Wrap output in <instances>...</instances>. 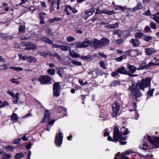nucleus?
<instances>
[{
    "instance_id": "nucleus-1",
    "label": "nucleus",
    "mask_w": 159,
    "mask_h": 159,
    "mask_svg": "<svg viewBox=\"0 0 159 159\" xmlns=\"http://www.w3.org/2000/svg\"><path fill=\"white\" fill-rule=\"evenodd\" d=\"M152 80L150 77H146L145 79H142L140 82H138L135 85V82L133 83L132 85L130 86V90L132 92L133 95L136 100L137 98L142 95L139 91V90L144 91L145 88L151 86Z\"/></svg>"
},
{
    "instance_id": "nucleus-2",
    "label": "nucleus",
    "mask_w": 159,
    "mask_h": 159,
    "mask_svg": "<svg viewBox=\"0 0 159 159\" xmlns=\"http://www.w3.org/2000/svg\"><path fill=\"white\" fill-rule=\"evenodd\" d=\"M113 139L109 135V133L107 132H105L104 135V136L108 135L107 140L109 141H112L116 142L118 141L120 142V144L125 145L126 144V142H122L121 140H124L126 138V137H121V133L119 132V129L117 126L115 127L113 132Z\"/></svg>"
},
{
    "instance_id": "nucleus-3",
    "label": "nucleus",
    "mask_w": 159,
    "mask_h": 159,
    "mask_svg": "<svg viewBox=\"0 0 159 159\" xmlns=\"http://www.w3.org/2000/svg\"><path fill=\"white\" fill-rule=\"evenodd\" d=\"M95 49L101 48L107 46L110 43V40L106 38H102L100 40L94 39Z\"/></svg>"
},
{
    "instance_id": "nucleus-4",
    "label": "nucleus",
    "mask_w": 159,
    "mask_h": 159,
    "mask_svg": "<svg viewBox=\"0 0 159 159\" xmlns=\"http://www.w3.org/2000/svg\"><path fill=\"white\" fill-rule=\"evenodd\" d=\"M148 137V141L153 144L154 148H159V137L154 136L152 138L149 136Z\"/></svg>"
},
{
    "instance_id": "nucleus-5",
    "label": "nucleus",
    "mask_w": 159,
    "mask_h": 159,
    "mask_svg": "<svg viewBox=\"0 0 159 159\" xmlns=\"http://www.w3.org/2000/svg\"><path fill=\"white\" fill-rule=\"evenodd\" d=\"M61 87L59 82H56L53 85V96L54 97H58L60 94Z\"/></svg>"
},
{
    "instance_id": "nucleus-6",
    "label": "nucleus",
    "mask_w": 159,
    "mask_h": 159,
    "mask_svg": "<svg viewBox=\"0 0 159 159\" xmlns=\"http://www.w3.org/2000/svg\"><path fill=\"white\" fill-rule=\"evenodd\" d=\"M63 138V134L59 131L58 134L55 137V143L56 146L58 147H60L62 142Z\"/></svg>"
},
{
    "instance_id": "nucleus-7",
    "label": "nucleus",
    "mask_w": 159,
    "mask_h": 159,
    "mask_svg": "<svg viewBox=\"0 0 159 159\" xmlns=\"http://www.w3.org/2000/svg\"><path fill=\"white\" fill-rule=\"evenodd\" d=\"M120 152H118L115 155L114 159H128V156L129 155V151L126 150L125 152L120 154Z\"/></svg>"
},
{
    "instance_id": "nucleus-8",
    "label": "nucleus",
    "mask_w": 159,
    "mask_h": 159,
    "mask_svg": "<svg viewBox=\"0 0 159 159\" xmlns=\"http://www.w3.org/2000/svg\"><path fill=\"white\" fill-rule=\"evenodd\" d=\"M39 80L41 84H47L50 83L51 80V78L48 76L43 75L41 76Z\"/></svg>"
},
{
    "instance_id": "nucleus-9",
    "label": "nucleus",
    "mask_w": 159,
    "mask_h": 159,
    "mask_svg": "<svg viewBox=\"0 0 159 159\" xmlns=\"http://www.w3.org/2000/svg\"><path fill=\"white\" fill-rule=\"evenodd\" d=\"M7 93L13 98V99L12 100V102L13 103L15 104H18L19 101V93L17 92L15 94L13 92L10 90L7 91Z\"/></svg>"
},
{
    "instance_id": "nucleus-10",
    "label": "nucleus",
    "mask_w": 159,
    "mask_h": 159,
    "mask_svg": "<svg viewBox=\"0 0 159 159\" xmlns=\"http://www.w3.org/2000/svg\"><path fill=\"white\" fill-rule=\"evenodd\" d=\"M120 108V106L116 102H114L112 105V112L111 115L113 117L116 116Z\"/></svg>"
},
{
    "instance_id": "nucleus-11",
    "label": "nucleus",
    "mask_w": 159,
    "mask_h": 159,
    "mask_svg": "<svg viewBox=\"0 0 159 159\" xmlns=\"http://www.w3.org/2000/svg\"><path fill=\"white\" fill-rule=\"evenodd\" d=\"M115 13V12L113 10L108 11L106 9L100 11L98 8L96 9V11L95 12L96 14H105L109 15H114Z\"/></svg>"
},
{
    "instance_id": "nucleus-12",
    "label": "nucleus",
    "mask_w": 159,
    "mask_h": 159,
    "mask_svg": "<svg viewBox=\"0 0 159 159\" xmlns=\"http://www.w3.org/2000/svg\"><path fill=\"white\" fill-rule=\"evenodd\" d=\"M83 47L85 48L89 46L93 47L94 48L95 45L94 42V39L93 40H90L88 39H85L84 41L82 42Z\"/></svg>"
},
{
    "instance_id": "nucleus-13",
    "label": "nucleus",
    "mask_w": 159,
    "mask_h": 159,
    "mask_svg": "<svg viewBox=\"0 0 159 159\" xmlns=\"http://www.w3.org/2000/svg\"><path fill=\"white\" fill-rule=\"evenodd\" d=\"M95 11V8H92L90 10H88L85 11V13L86 16L84 17V18L85 20L87 19L89 16L93 14Z\"/></svg>"
},
{
    "instance_id": "nucleus-14",
    "label": "nucleus",
    "mask_w": 159,
    "mask_h": 159,
    "mask_svg": "<svg viewBox=\"0 0 159 159\" xmlns=\"http://www.w3.org/2000/svg\"><path fill=\"white\" fill-rule=\"evenodd\" d=\"M50 113L48 110H46L44 113L43 119L41 122L43 123L44 122L45 120L47 121H48L50 120Z\"/></svg>"
},
{
    "instance_id": "nucleus-15",
    "label": "nucleus",
    "mask_w": 159,
    "mask_h": 159,
    "mask_svg": "<svg viewBox=\"0 0 159 159\" xmlns=\"http://www.w3.org/2000/svg\"><path fill=\"white\" fill-rule=\"evenodd\" d=\"M145 52L147 56H151L152 53L156 52V51L152 48H145Z\"/></svg>"
},
{
    "instance_id": "nucleus-16",
    "label": "nucleus",
    "mask_w": 159,
    "mask_h": 159,
    "mask_svg": "<svg viewBox=\"0 0 159 159\" xmlns=\"http://www.w3.org/2000/svg\"><path fill=\"white\" fill-rule=\"evenodd\" d=\"M37 46L36 45L32 43H28L26 47L25 48V50L28 49H32L36 50L37 48Z\"/></svg>"
},
{
    "instance_id": "nucleus-17",
    "label": "nucleus",
    "mask_w": 159,
    "mask_h": 159,
    "mask_svg": "<svg viewBox=\"0 0 159 159\" xmlns=\"http://www.w3.org/2000/svg\"><path fill=\"white\" fill-rule=\"evenodd\" d=\"M155 90L154 89L151 88V86L148 88V90L147 92L146 93L147 94V98L148 99L151 97L153 96V93Z\"/></svg>"
},
{
    "instance_id": "nucleus-18",
    "label": "nucleus",
    "mask_w": 159,
    "mask_h": 159,
    "mask_svg": "<svg viewBox=\"0 0 159 159\" xmlns=\"http://www.w3.org/2000/svg\"><path fill=\"white\" fill-rule=\"evenodd\" d=\"M117 70L119 73L123 74L129 75V72L125 69V68L124 66L118 68Z\"/></svg>"
},
{
    "instance_id": "nucleus-19",
    "label": "nucleus",
    "mask_w": 159,
    "mask_h": 159,
    "mask_svg": "<svg viewBox=\"0 0 159 159\" xmlns=\"http://www.w3.org/2000/svg\"><path fill=\"white\" fill-rule=\"evenodd\" d=\"M130 42H131L132 45L134 47H137L140 44V42L139 40L137 39H131L130 40Z\"/></svg>"
},
{
    "instance_id": "nucleus-20",
    "label": "nucleus",
    "mask_w": 159,
    "mask_h": 159,
    "mask_svg": "<svg viewBox=\"0 0 159 159\" xmlns=\"http://www.w3.org/2000/svg\"><path fill=\"white\" fill-rule=\"evenodd\" d=\"M41 40L42 41L45 42L49 44H52L53 43V41L50 40L48 38L45 37H42L41 38Z\"/></svg>"
},
{
    "instance_id": "nucleus-21",
    "label": "nucleus",
    "mask_w": 159,
    "mask_h": 159,
    "mask_svg": "<svg viewBox=\"0 0 159 159\" xmlns=\"http://www.w3.org/2000/svg\"><path fill=\"white\" fill-rule=\"evenodd\" d=\"M70 54V56L74 58H79L80 57V55L77 54L73 50L71 51L70 50H69Z\"/></svg>"
},
{
    "instance_id": "nucleus-22",
    "label": "nucleus",
    "mask_w": 159,
    "mask_h": 159,
    "mask_svg": "<svg viewBox=\"0 0 159 159\" xmlns=\"http://www.w3.org/2000/svg\"><path fill=\"white\" fill-rule=\"evenodd\" d=\"M144 69H148L147 65L145 62L142 63L141 65L138 68V70H141Z\"/></svg>"
},
{
    "instance_id": "nucleus-23",
    "label": "nucleus",
    "mask_w": 159,
    "mask_h": 159,
    "mask_svg": "<svg viewBox=\"0 0 159 159\" xmlns=\"http://www.w3.org/2000/svg\"><path fill=\"white\" fill-rule=\"evenodd\" d=\"M61 50L63 51H69L71 49V47L68 46L60 45L59 48Z\"/></svg>"
},
{
    "instance_id": "nucleus-24",
    "label": "nucleus",
    "mask_w": 159,
    "mask_h": 159,
    "mask_svg": "<svg viewBox=\"0 0 159 159\" xmlns=\"http://www.w3.org/2000/svg\"><path fill=\"white\" fill-rule=\"evenodd\" d=\"M55 122V120H52L49 122L46 127V129L47 131H50L51 127L52 126Z\"/></svg>"
},
{
    "instance_id": "nucleus-25",
    "label": "nucleus",
    "mask_w": 159,
    "mask_h": 159,
    "mask_svg": "<svg viewBox=\"0 0 159 159\" xmlns=\"http://www.w3.org/2000/svg\"><path fill=\"white\" fill-rule=\"evenodd\" d=\"M119 26V23H116L114 24H111L106 26L105 27L108 28V29H115L118 27Z\"/></svg>"
},
{
    "instance_id": "nucleus-26",
    "label": "nucleus",
    "mask_w": 159,
    "mask_h": 159,
    "mask_svg": "<svg viewBox=\"0 0 159 159\" xmlns=\"http://www.w3.org/2000/svg\"><path fill=\"white\" fill-rule=\"evenodd\" d=\"M73 8H72L70 6L66 5L65 8V11L66 12V14L69 15H70V13L69 12V11L72 12Z\"/></svg>"
},
{
    "instance_id": "nucleus-27",
    "label": "nucleus",
    "mask_w": 159,
    "mask_h": 159,
    "mask_svg": "<svg viewBox=\"0 0 159 159\" xmlns=\"http://www.w3.org/2000/svg\"><path fill=\"white\" fill-rule=\"evenodd\" d=\"M138 50H130V56L134 57L138 54Z\"/></svg>"
},
{
    "instance_id": "nucleus-28",
    "label": "nucleus",
    "mask_w": 159,
    "mask_h": 159,
    "mask_svg": "<svg viewBox=\"0 0 159 159\" xmlns=\"http://www.w3.org/2000/svg\"><path fill=\"white\" fill-rule=\"evenodd\" d=\"M56 70L57 71V74L59 76L62 77L64 73V70L62 68L60 67L57 68H56Z\"/></svg>"
},
{
    "instance_id": "nucleus-29",
    "label": "nucleus",
    "mask_w": 159,
    "mask_h": 159,
    "mask_svg": "<svg viewBox=\"0 0 159 159\" xmlns=\"http://www.w3.org/2000/svg\"><path fill=\"white\" fill-rule=\"evenodd\" d=\"M27 59V61L29 63L35 62L37 61V60L32 56L28 57Z\"/></svg>"
},
{
    "instance_id": "nucleus-30",
    "label": "nucleus",
    "mask_w": 159,
    "mask_h": 159,
    "mask_svg": "<svg viewBox=\"0 0 159 159\" xmlns=\"http://www.w3.org/2000/svg\"><path fill=\"white\" fill-rule=\"evenodd\" d=\"M116 52L118 54L122 55H124L125 54L126 55H129V50H128L127 51H125V53H124V52L121 50L118 49L116 50Z\"/></svg>"
},
{
    "instance_id": "nucleus-31",
    "label": "nucleus",
    "mask_w": 159,
    "mask_h": 159,
    "mask_svg": "<svg viewBox=\"0 0 159 159\" xmlns=\"http://www.w3.org/2000/svg\"><path fill=\"white\" fill-rule=\"evenodd\" d=\"M119 132L120 133H121V137H125L126 138L124 140H121V141H122V142H124L123 141L124 140H126V139L127 138V137H126L125 135H127L128 133V129H126L125 131H124V132L123 133H122V132H120L119 131ZM124 142H125V141H124ZM126 143H127V142H125Z\"/></svg>"
},
{
    "instance_id": "nucleus-32",
    "label": "nucleus",
    "mask_w": 159,
    "mask_h": 159,
    "mask_svg": "<svg viewBox=\"0 0 159 159\" xmlns=\"http://www.w3.org/2000/svg\"><path fill=\"white\" fill-rule=\"evenodd\" d=\"M18 118L17 115L14 113H13L11 116V120H15L17 121Z\"/></svg>"
},
{
    "instance_id": "nucleus-33",
    "label": "nucleus",
    "mask_w": 159,
    "mask_h": 159,
    "mask_svg": "<svg viewBox=\"0 0 159 159\" xmlns=\"http://www.w3.org/2000/svg\"><path fill=\"white\" fill-rule=\"evenodd\" d=\"M113 32L114 34L116 35L119 37H121L122 36V32L120 30H114Z\"/></svg>"
},
{
    "instance_id": "nucleus-34",
    "label": "nucleus",
    "mask_w": 159,
    "mask_h": 159,
    "mask_svg": "<svg viewBox=\"0 0 159 159\" xmlns=\"http://www.w3.org/2000/svg\"><path fill=\"white\" fill-rule=\"evenodd\" d=\"M126 7H123L120 5H116L115 9L116 10L124 11L126 8Z\"/></svg>"
},
{
    "instance_id": "nucleus-35",
    "label": "nucleus",
    "mask_w": 159,
    "mask_h": 159,
    "mask_svg": "<svg viewBox=\"0 0 159 159\" xmlns=\"http://www.w3.org/2000/svg\"><path fill=\"white\" fill-rule=\"evenodd\" d=\"M24 157V155L23 153L20 152L17 153L15 157V158L16 159H20V158H22Z\"/></svg>"
},
{
    "instance_id": "nucleus-36",
    "label": "nucleus",
    "mask_w": 159,
    "mask_h": 159,
    "mask_svg": "<svg viewBox=\"0 0 159 159\" xmlns=\"http://www.w3.org/2000/svg\"><path fill=\"white\" fill-rule=\"evenodd\" d=\"M142 4L141 3H139L137 5L133 8L134 11L140 9L142 8Z\"/></svg>"
},
{
    "instance_id": "nucleus-37",
    "label": "nucleus",
    "mask_w": 159,
    "mask_h": 159,
    "mask_svg": "<svg viewBox=\"0 0 159 159\" xmlns=\"http://www.w3.org/2000/svg\"><path fill=\"white\" fill-rule=\"evenodd\" d=\"M136 68L133 66L130 65V73L133 74L136 70Z\"/></svg>"
},
{
    "instance_id": "nucleus-38",
    "label": "nucleus",
    "mask_w": 159,
    "mask_h": 159,
    "mask_svg": "<svg viewBox=\"0 0 159 159\" xmlns=\"http://www.w3.org/2000/svg\"><path fill=\"white\" fill-rule=\"evenodd\" d=\"M9 103L6 101H4L3 102L0 100V109L4 107L6 105H8Z\"/></svg>"
},
{
    "instance_id": "nucleus-39",
    "label": "nucleus",
    "mask_w": 159,
    "mask_h": 159,
    "mask_svg": "<svg viewBox=\"0 0 159 159\" xmlns=\"http://www.w3.org/2000/svg\"><path fill=\"white\" fill-rule=\"evenodd\" d=\"M71 63L74 66H80L81 65V62L80 61H77L75 60H72Z\"/></svg>"
},
{
    "instance_id": "nucleus-40",
    "label": "nucleus",
    "mask_w": 159,
    "mask_h": 159,
    "mask_svg": "<svg viewBox=\"0 0 159 159\" xmlns=\"http://www.w3.org/2000/svg\"><path fill=\"white\" fill-rule=\"evenodd\" d=\"M62 20V19H61L58 17H56L50 19L49 20V21L50 23H52L55 21L59 20Z\"/></svg>"
},
{
    "instance_id": "nucleus-41",
    "label": "nucleus",
    "mask_w": 159,
    "mask_h": 159,
    "mask_svg": "<svg viewBox=\"0 0 159 159\" xmlns=\"http://www.w3.org/2000/svg\"><path fill=\"white\" fill-rule=\"evenodd\" d=\"M120 81L117 80L114 81L111 84V86H112L115 87L119 85L120 84Z\"/></svg>"
},
{
    "instance_id": "nucleus-42",
    "label": "nucleus",
    "mask_w": 159,
    "mask_h": 159,
    "mask_svg": "<svg viewBox=\"0 0 159 159\" xmlns=\"http://www.w3.org/2000/svg\"><path fill=\"white\" fill-rule=\"evenodd\" d=\"M48 72L50 75H53L55 74V70L54 69H48L47 70Z\"/></svg>"
},
{
    "instance_id": "nucleus-43",
    "label": "nucleus",
    "mask_w": 159,
    "mask_h": 159,
    "mask_svg": "<svg viewBox=\"0 0 159 159\" xmlns=\"http://www.w3.org/2000/svg\"><path fill=\"white\" fill-rule=\"evenodd\" d=\"M159 62H158L157 63H155L152 62H149L148 64L147 65V66L148 69L150 67V66H159Z\"/></svg>"
},
{
    "instance_id": "nucleus-44",
    "label": "nucleus",
    "mask_w": 159,
    "mask_h": 159,
    "mask_svg": "<svg viewBox=\"0 0 159 159\" xmlns=\"http://www.w3.org/2000/svg\"><path fill=\"white\" fill-rule=\"evenodd\" d=\"M8 151H12L13 149L15 148L14 146H8L5 148Z\"/></svg>"
},
{
    "instance_id": "nucleus-45",
    "label": "nucleus",
    "mask_w": 159,
    "mask_h": 159,
    "mask_svg": "<svg viewBox=\"0 0 159 159\" xmlns=\"http://www.w3.org/2000/svg\"><path fill=\"white\" fill-rule=\"evenodd\" d=\"M51 56H54L56 57L58 61H61L62 60V58L60 57L57 53H55L54 54L51 55Z\"/></svg>"
},
{
    "instance_id": "nucleus-46",
    "label": "nucleus",
    "mask_w": 159,
    "mask_h": 159,
    "mask_svg": "<svg viewBox=\"0 0 159 159\" xmlns=\"http://www.w3.org/2000/svg\"><path fill=\"white\" fill-rule=\"evenodd\" d=\"M143 34L141 32H137L135 34V36L136 38H141L143 35Z\"/></svg>"
},
{
    "instance_id": "nucleus-47",
    "label": "nucleus",
    "mask_w": 159,
    "mask_h": 159,
    "mask_svg": "<svg viewBox=\"0 0 159 159\" xmlns=\"http://www.w3.org/2000/svg\"><path fill=\"white\" fill-rule=\"evenodd\" d=\"M100 66L103 69H106L107 67L105 66V64L104 62L103 61H100L99 63Z\"/></svg>"
},
{
    "instance_id": "nucleus-48",
    "label": "nucleus",
    "mask_w": 159,
    "mask_h": 159,
    "mask_svg": "<svg viewBox=\"0 0 159 159\" xmlns=\"http://www.w3.org/2000/svg\"><path fill=\"white\" fill-rule=\"evenodd\" d=\"M100 117L103 118V119H102L103 120H106L107 119V117L106 115V113L105 112L104 114H103L102 111H101L100 113Z\"/></svg>"
},
{
    "instance_id": "nucleus-49",
    "label": "nucleus",
    "mask_w": 159,
    "mask_h": 159,
    "mask_svg": "<svg viewBox=\"0 0 159 159\" xmlns=\"http://www.w3.org/2000/svg\"><path fill=\"white\" fill-rule=\"evenodd\" d=\"M66 39L68 42H73L75 40V39L74 37L70 36L66 37Z\"/></svg>"
},
{
    "instance_id": "nucleus-50",
    "label": "nucleus",
    "mask_w": 159,
    "mask_h": 159,
    "mask_svg": "<svg viewBox=\"0 0 159 159\" xmlns=\"http://www.w3.org/2000/svg\"><path fill=\"white\" fill-rule=\"evenodd\" d=\"M133 108L132 109H130V111H135L137 107V103L134 102H133L132 104Z\"/></svg>"
},
{
    "instance_id": "nucleus-51",
    "label": "nucleus",
    "mask_w": 159,
    "mask_h": 159,
    "mask_svg": "<svg viewBox=\"0 0 159 159\" xmlns=\"http://www.w3.org/2000/svg\"><path fill=\"white\" fill-rule=\"evenodd\" d=\"M10 154H4V155L2 157V159H7L11 157Z\"/></svg>"
},
{
    "instance_id": "nucleus-52",
    "label": "nucleus",
    "mask_w": 159,
    "mask_h": 159,
    "mask_svg": "<svg viewBox=\"0 0 159 159\" xmlns=\"http://www.w3.org/2000/svg\"><path fill=\"white\" fill-rule=\"evenodd\" d=\"M75 44H76V46L77 48H83L82 43L76 42L75 43H72V44L74 45Z\"/></svg>"
},
{
    "instance_id": "nucleus-53",
    "label": "nucleus",
    "mask_w": 159,
    "mask_h": 159,
    "mask_svg": "<svg viewBox=\"0 0 159 159\" xmlns=\"http://www.w3.org/2000/svg\"><path fill=\"white\" fill-rule=\"evenodd\" d=\"M17 79H15L13 78L12 79H11L10 81L12 83H16L17 84H20V82L17 80Z\"/></svg>"
},
{
    "instance_id": "nucleus-54",
    "label": "nucleus",
    "mask_w": 159,
    "mask_h": 159,
    "mask_svg": "<svg viewBox=\"0 0 159 159\" xmlns=\"http://www.w3.org/2000/svg\"><path fill=\"white\" fill-rule=\"evenodd\" d=\"M99 72V70L98 69H95L94 70V73L93 74V76L94 77H96L97 76Z\"/></svg>"
},
{
    "instance_id": "nucleus-55",
    "label": "nucleus",
    "mask_w": 159,
    "mask_h": 159,
    "mask_svg": "<svg viewBox=\"0 0 159 159\" xmlns=\"http://www.w3.org/2000/svg\"><path fill=\"white\" fill-rule=\"evenodd\" d=\"M143 147L142 148L143 149L145 150H147L148 147L149 148V146L147 143H145L143 145Z\"/></svg>"
},
{
    "instance_id": "nucleus-56",
    "label": "nucleus",
    "mask_w": 159,
    "mask_h": 159,
    "mask_svg": "<svg viewBox=\"0 0 159 159\" xmlns=\"http://www.w3.org/2000/svg\"><path fill=\"white\" fill-rule=\"evenodd\" d=\"M150 25L151 27L154 29L155 30L156 29V24L152 22H151L150 23Z\"/></svg>"
},
{
    "instance_id": "nucleus-57",
    "label": "nucleus",
    "mask_w": 159,
    "mask_h": 159,
    "mask_svg": "<svg viewBox=\"0 0 159 159\" xmlns=\"http://www.w3.org/2000/svg\"><path fill=\"white\" fill-rule=\"evenodd\" d=\"M152 39V37L150 36H145V38L143 39L144 40L147 42L151 40Z\"/></svg>"
},
{
    "instance_id": "nucleus-58",
    "label": "nucleus",
    "mask_w": 159,
    "mask_h": 159,
    "mask_svg": "<svg viewBox=\"0 0 159 159\" xmlns=\"http://www.w3.org/2000/svg\"><path fill=\"white\" fill-rule=\"evenodd\" d=\"M25 30V27L24 26H20L19 29V32H24Z\"/></svg>"
},
{
    "instance_id": "nucleus-59",
    "label": "nucleus",
    "mask_w": 159,
    "mask_h": 159,
    "mask_svg": "<svg viewBox=\"0 0 159 159\" xmlns=\"http://www.w3.org/2000/svg\"><path fill=\"white\" fill-rule=\"evenodd\" d=\"M7 64H4L2 65H0V70H6L7 69Z\"/></svg>"
},
{
    "instance_id": "nucleus-60",
    "label": "nucleus",
    "mask_w": 159,
    "mask_h": 159,
    "mask_svg": "<svg viewBox=\"0 0 159 159\" xmlns=\"http://www.w3.org/2000/svg\"><path fill=\"white\" fill-rule=\"evenodd\" d=\"M39 54L41 56H43L44 57H47L48 55H49L51 56V54L46 52H40Z\"/></svg>"
},
{
    "instance_id": "nucleus-61",
    "label": "nucleus",
    "mask_w": 159,
    "mask_h": 159,
    "mask_svg": "<svg viewBox=\"0 0 159 159\" xmlns=\"http://www.w3.org/2000/svg\"><path fill=\"white\" fill-rule=\"evenodd\" d=\"M19 57L20 59H22L23 60H25L26 59H27V57H26V56L25 55V56H22V55L21 54H19Z\"/></svg>"
},
{
    "instance_id": "nucleus-62",
    "label": "nucleus",
    "mask_w": 159,
    "mask_h": 159,
    "mask_svg": "<svg viewBox=\"0 0 159 159\" xmlns=\"http://www.w3.org/2000/svg\"><path fill=\"white\" fill-rule=\"evenodd\" d=\"M119 72L118 71V70L112 72L111 74V75L113 77H115L118 75Z\"/></svg>"
},
{
    "instance_id": "nucleus-63",
    "label": "nucleus",
    "mask_w": 159,
    "mask_h": 159,
    "mask_svg": "<svg viewBox=\"0 0 159 159\" xmlns=\"http://www.w3.org/2000/svg\"><path fill=\"white\" fill-rule=\"evenodd\" d=\"M80 58L84 60H87L90 58L91 57L89 56H86L84 57H81Z\"/></svg>"
},
{
    "instance_id": "nucleus-64",
    "label": "nucleus",
    "mask_w": 159,
    "mask_h": 159,
    "mask_svg": "<svg viewBox=\"0 0 159 159\" xmlns=\"http://www.w3.org/2000/svg\"><path fill=\"white\" fill-rule=\"evenodd\" d=\"M153 19L157 23L159 24V17L157 16H155L153 17Z\"/></svg>"
}]
</instances>
